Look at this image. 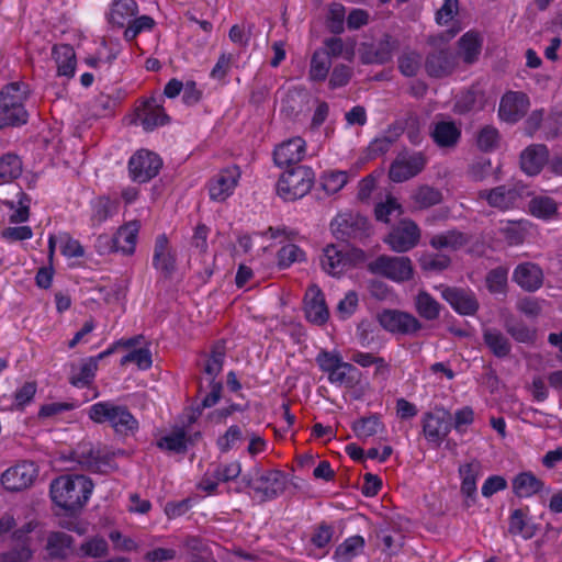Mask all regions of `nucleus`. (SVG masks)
Masks as SVG:
<instances>
[{
	"label": "nucleus",
	"mask_w": 562,
	"mask_h": 562,
	"mask_svg": "<svg viewBox=\"0 0 562 562\" xmlns=\"http://www.w3.org/2000/svg\"><path fill=\"white\" fill-rule=\"evenodd\" d=\"M93 491L92 481L78 474L60 475L50 483V497L54 504L66 512L80 510Z\"/></svg>",
	"instance_id": "nucleus-1"
},
{
	"label": "nucleus",
	"mask_w": 562,
	"mask_h": 562,
	"mask_svg": "<svg viewBox=\"0 0 562 562\" xmlns=\"http://www.w3.org/2000/svg\"><path fill=\"white\" fill-rule=\"evenodd\" d=\"M29 86L24 82H11L0 91V128L9 125H22L27 121L25 102Z\"/></svg>",
	"instance_id": "nucleus-2"
},
{
	"label": "nucleus",
	"mask_w": 562,
	"mask_h": 562,
	"mask_svg": "<svg viewBox=\"0 0 562 562\" xmlns=\"http://www.w3.org/2000/svg\"><path fill=\"white\" fill-rule=\"evenodd\" d=\"M89 418L97 424L108 423L116 434L130 435L138 429V422L125 405L101 401L88 408Z\"/></svg>",
	"instance_id": "nucleus-3"
},
{
	"label": "nucleus",
	"mask_w": 562,
	"mask_h": 562,
	"mask_svg": "<svg viewBox=\"0 0 562 562\" xmlns=\"http://www.w3.org/2000/svg\"><path fill=\"white\" fill-rule=\"evenodd\" d=\"M316 362L327 374L330 384L353 387L360 380V371L351 363L345 362L338 351L321 350Z\"/></svg>",
	"instance_id": "nucleus-4"
},
{
	"label": "nucleus",
	"mask_w": 562,
	"mask_h": 562,
	"mask_svg": "<svg viewBox=\"0 0 562 562\" xmlns=\"http://www.w3.org/2000/svg\"><path fill=\"white\" fill-rule=\"evenodd\" d=\"M312 168L299 165L284 171L277 183V193L284 201H295L305 196L314 184Z\"/></svg>",
	"instance_id": "nucleus-5"
},
{
	"label": "nucleus",
	"mask_w": 562,
	"mask_h": 562,
	"mask_svg": "<svg viewBox=\"0 0 562 562\" xmlns=\"http://www.w3.org/2000/svg\"><path fill=\"white\" fill-rule=\"evenodd\" d=\"M140 223L130 221L117 228L112 237L101 235L97 239V250L104 255L108 252H120L124 256H132L136 250Z\"/></svg>",
	"instance_id": "nucleus-6"
},
{
	"label": "nucleus",
	"mask_w": 562,
	"mask_h": 562,
	"mask_svg": "<svg viewBox=\"0 0 562 562\" xmlns=\"http://www.w3.org/2000/svg\"><path fill=\"white\" fill-rule=\"evenodd\" d=\"M40 522L33 518L13 529L11 540L13 547L0 553V562H31L35 548L31 535L37 530Z\"/></svg>",
	"instance_id": "nucleus-7"
},
{
	"label": "nucleus",
	"mask_w": 562,
	"mask_h": 562,
	"mask_svg": "<svg viewBox=\"0 0 562 562\" xmlns=\"http://www.w3.org/2000/svg\"><path fill=\"white\" fill-rule=\"evenodd\" d=\"M370 273L383 277L395 283H403L413 279L414 267L408 257L380 255L367 265Z\"/></svg>",
	"instance_id": "nucleus-8"
},
{
	"label": "nucleus",
	"mask_w": 562,
	"mask_h": 562,
	"mask_svg": "<svg viewBox=\"0 0 562 562\" xmlns=\"http://www.w3.org/2000/svg\"><path fill=\"white\" fill-rule=\"evenodd\" d=\"M366 254L361 249L347 251L336 245H328L324 248L321 257L323 270L333 277H339L349 268L363 262Z\"/></svg>",
	"instance_id": "nucleus-9"
},
{
	"label": "nucleus",
	"mask_w": 562,
	"mask_h": 562,
	"mask_svg": "<svg viewBox=\"0 0 562 562\" xmlns=\"http://www.w3.org/2000/svg\"><path fill=\"white\" fill-rule=\"evenodd\" d=\"M420 239L418 225L408 218L401 220L391 232L383 238V241L395 252H407L416 247Z\"/></svg>",
	"instance_id": "nucleus-10"
},
{
	"label": "nucleus",
	"mask_w": 562,
	"mask_h": 562,
	"mask_svg": "<svg viewBox=\"0 0 562 562\" xmlns=\"http://www.w3.org/2000/svg\"><path fill=\"white\" fill-rule=\"evenodd\" d=\"M333 233L341 239L368 236L370 225L367 217L353 212L339 213L330 223Z\"/></svg>",
	"instance_id": "nucleus-11"
},
{
	"label": "nucleus",
	"mask_w": 562,
	"mask_h": 562,
	"mask_svg": "<svg viewBox=\"0 0 562 562\" xmlns=\"http://www.w3.org/2000/svg\"><path fill=\"white\" fill-rule=\"evenodd\" d=\"M288 485L286 474L280 470L258 473L250 480L249 486L262 499H273L284 492Z\"/></svg>",
	"instance_id": "nucleus-12"
},
{
	"label": "nucleus",
	"mask_w": 562,
	"mask_h": 562,
	"mask_svg": "<svg viewBox=\"0 0 562 562\" xmlns=\"http://www.w3.org/2000/svg\"><path fill=\"white\" fill-rule=\"evenodd\" d=\"M161 165V159L155 153L145 149L138 150L130 158V176L136 182H147L158 175Z\"/></svg>",
	"instance_id": "nucleus-13"
},
{
	"label": "nucleus",
	"mask_w": 562,
	"mask_h": 562,
	"mask_svg": "<svg viewBox=\"0 0 562 562\" xmlns=\"http://www.w3.org/2000/svg\"><path fill=\"white\" fill-rule=\"evenodd\" d=\"M378 322L392 334L412 335L422 328L420 322L414 315L398 310H383L378 314Z\"/></svg>",
	"instance_id": "nucleus-14"
},
{
	"label": "nucleus",
	"mask_w": 562,
	"mask_h": 562,
	"mask_svg": "<svg viewBox=\"0 0 562 562\" xmlns=\"http://www.w3.org/2000/svg\"><path fill=\"white\" fill-rule=\"evenodd\" d=\"M240 179V170L236 166L227 167L217 172L207 184L212 201L224 202L235 191Z\"/></svg>",
	"instance_id": "nucleus-15"
},
{
	"label": "nucleus",
	"mask_w": 562,
	"mask_h": 562,
	"mask_svg": "<svg viewBox=\"0 0 562 562\" xmlns=\"http://www.w3.org/2000/svg\"><path fill=\"white\" fill-rule=\"evenodd\" d=\"M306 142L300 137H291L278 144L273 149V162L279 168L297 165L306 156Z\"/></svg>",
	"instance_id": "nucleus-16"
},
{
	"label": "nucleus",
	"mask_w": 562,
	"mask_h": 562,
	"mask_svg": "<svg viewBox=\"0 0 562 562\" xmlns=\"http://www.w3.org/2000/svg\"><path fill=\"white\" fill-rule=\"evenodd\" d=\"M425 165L426 160L422 153H402L392 162L389 177L394 182H403L418 175Z\"/></svg>",
	"instance_id": "nucleus-17"
},
{
	"label": "nucleus",
	"mask_w": 562,
	"mask_h": 562,
	"mask_svg": "<svg viewBox=\"0 0 562 562\" xmlns=\"http://www.w3.org/2000/svg\"><path fill=\"white\" fill-rule=\"evenodd\" d=\"M36 476V465L24 461L5 470L1 475V483L8 491H21L31 486Z\"/></svg>",
	"instance_id": "nucleus-18"
},
{
	"label": "nucleus",
	"mask_w": 562,
	"mask_h": 562,
	"mask_svg": "<svg viewBox=\"0 0 562 562\" xmlns=\"http://www.w3.org/2000/svg\"><path fill=\"white\" fill-rule=\"evenodd\" d=\"M479 199L485 200L491 207L508 211L518 206L521 193L515 186H498L479 192Z\"/></svg>",
	"instance_id": "nucleus-19"
},
{
	"label": "nucleus",
	"mask_w": 562,
	"mask_h": 562,
	"mask_svg": "<svg viewBox=\"0 0 562 562\" xmlns=\"http://www.w3.org/2000/svg\"><path fill=\"white\" fill-rule=\"evenodd\" d=\"M304 312L308 322L324 325L329 318L325 295L318 285L312 284L304 295Z\"/></svg>",
	"instance_id": "nucleus-20"
},
{
	"label": "nucleus",
	"mask_w": 562,
	"mask_h": 562,
	"mask_svg": "<svg viewBox=\"0 0 562 562\" xmlns=\"http://www.w3.org/2000/svg\"><path fill=\"white\" fill-rule=\"evenodd\" d=\"M529 105L527 94L519 91H508L501 99L498 115L503 121L515 123L527 113Z\"/></svg>",
	"instance_id": "nucleus-21"
},
{
	"label": "nucleus",
	"mask_w": 562,
	"mask_h": 562,
	"mask_svg": "<svg viewBox=\"0 0 562 562\" xmlns=\"http://www.w3.org/2000/svg\"><path fill=\"white\" fill-rule=\"evenodd\" d=\"M137 119L145 131L165 125L169 117L165 113L161 98L146 100L137 110Z\"/></svg>",
	"instance_id": "nucleus-22"
},
{
	"label": "nucleus",
	"mask_w": 562,
	"mask_h": 562,
	"mask_svg": "<svg viewBox=\"0 0 562 562\" xmlns=\"http://www.w3.org/2000/svg\"><path fill=\"white\" fill-rule=\"evenodd\" d=\"M75 539L64 531L47 535L45 550L53 562L67 561L74 551Z\"/></svg>",
	"instance_id": "nucleus-23"
},
{
	"label": "nucleus",
	"mask_w": 562,
	"mask_h": 562,
	"mask_svg": "<svg viewBox=\"0 0 562 562\" xmlns=\"http://www.w3.org/2000/svg\"><path fill=\"white\" fill-rule=\"evenodd\" d=\"M543 279L542 269L537 263L529 261L519 263L513 272L514 282L527 292L539 290L542 286Z\"/></svg>",
	"instance_id": "nucleus-24"
},
{
	"label": "nucleus",
	"mask_w": 562,
	"mask_h": 562,
	"mask_svg": "<svg viewBox=\"0 0 562 562\" xmlns=\"http://www.w3.org/2000/svg\"><path fill=\"white\" fill-rule=\"evenodd\" d=\"M451 430V424L445 414L426 413L423 417V432L426 440L439 447Z\"/></svg>",
	"instance_id": "nucleus-25"
},
{
	"label": "nucleus",
	"mask_w": 562,
	"mask_h": 562,
	"mask_svg": "<svg viewBox=\"0 0 562 562\" xmlns=\"http://www.w3.org/2000/svg\"><path fill=\"white\" fill-rule=\"evenodd\" d=\"M441 294L451 307L461 315H473L479 308V303L471 291L445 288Z\"/></svg>",
	"instance_id": "nucleus-26"
},
{
	"label": "nucleus",
	"mask_w": 562,
	"mask_h": 562,
	"mask_svg": "<svg viewBox=\"0 0 562 562\" xmlns=\"http://www.w3.org/2000/svg\"><path fill=\"white\" fill-rule=\"evenodd\" d=\"M153 266L165 276L171 274L176 268V255L165 234H160L156 237Z\"/></svg>",
	"instance_id": "nucleus-27"
},
{
	"label": "nucleus",
	"mask_w": 562,
	"mask_h": 562,
	"mask_svg": "<svg viewBox=\"0 0 562 562\" xmlns=\"http://www.w3.org/2000/svg\"><path fill=\"white\" fill-rule=\"evenodd\" d=\"M548 158L549 150L546 145H530L520 154L521 170L528 176H536L548 162Z\"/></svg>",
	"instance_id": "nucleus-28"
},
{
	"label": "nucleus",
	"mask_w": 562,
	"mask_h": 562,
	"mask_svg": "<svg viewBox=\"0 0 562 562\" xmlns=\"http://www.w3.org/2000/svg\"><path fill=\"white\" fill-rule=\"evenodd\" d=\"M395 45L389 35H385L379 42L368 45L363 48L361 60L364 64H385L393 57Z\"/></svg>",
	"instance_id": "nucleus-29"
},
{
	"label": "nucleus",
	"mask_w": 562,
	"mask_h": 562,
	"mask_svg": "<svg viewBox=\"0 0 562 562\" xmlns=\"http://www.w3.org/2000/svg\"><path fill=\"white\" fill-rule=\"evenodd\" d=\"M52 56L56 63L57 75L71 78L76 71V53L72 46L68 44L54 45Z\"/></svg>",
	"instance_id": "nucleus-30"
},
{
	"label": "nucleus",
	"mask_w": 562,
	"mask_h": 562,
	"mask_svg": "<svg viewBox=\"0 0 562 562\" xmlns=\"http://www.w3.org/2000/svg\"><path fill=\"white\" fill-rule=\"evenodd\" d=\"M431 138L439 147H454L461 136V130L452 121H440L432 125Z\"/></svg>",
	"instance_id": "nucleus-31"
},
{
	"label": "nucleus",
	"mask_w": 562,
	"mask_h": 562,
	"mask_svg": "<svg viewBox=\"0 0 562 562\" xmlns=\"http://www.w3.org/2000/svg\"><path fill=\"white\" fill-rule=\"evenodd\" d=\"M426 70L431 77H443L449 75L454 67L453 55L448 50H439L430 54L426 59Z\"/></svg>",
	"instance_id": "nucleus-32"
},
{
	"label": "nucleus",
	"mask_w": 562,
	"mask_h": 562,
	"mask_svg": "<svg viewBox=\"0 0 562 562\" xmlns=\"http://www.w3.org/2000/svg\"><path fill=\"white\" fill-rule=\"evenodd\" d=\"M528 207L532 216L543 221H551L559 214L558 202L548 195L533 196L529 201Z\"/></svg>",
	"instance_id": "nucleus-33"
},
{
	"label": "nucleus",
	"mask_w": 562,
	"mask_h": 562,
	"mask_svg": "<svg viewBox=\"0 0 562 562\" xmlns=\"http://www.w3.org/2000/svg\"><path fill=\"white\" fill-rule=\"evenodd\" d=\"M543 482L531 472H521L513 480V491L520 498H528L541 491Z\"/></svg>",
	"instance_id": "nucleus-34"
},
{
	"label": "nucleus",
	"mask_w": 562,
	"mask_h": 562,
	"mask_svg": "<svg viewBox=\"0 0 562 562\" xmlns=\"http://www.w3.org/2000/svg\"><path fill=\"white\" fill-rule=\"evenodd\" d=\"M483 340L497 358H505L512 351L509 339L496 328H485L483 330Z\"/></svg>",
	"instance_id": "nucleus-35"
},
{
	"label": "nucleus",
	"mask_w": 562,
	"mask_h": 562,
	"mask_svg": "<svg viewBox=\"0 0 562 562\" xmlns=\"http://www.w3.org/2000/svg\"><path fill=\"white\" fill-rule=\"evenodd\" d=\"M92 226H100L116 213V203L108 196H97L90 202Z\"/></svg>",
	"instance_id": "nucleus-36"
},
{
	"label": "nucleus",
	"mask_w": 562,
	"mask_h": 562,
	"mask_svg": "<svg viewBox=\"0 0 562 562\" xmlns=\"http://www.w3.org/2000/svg\"><path fill=\"white\" fill-rule=\"evenodd\" d=\"M481 465L477 461H472L460 465L459 474L461 476V493L473 498L476 495V481L479 479Z\"/></svg>",
	"instance_id": "nucleus-37"
},
{
	"label": "nucleus",
	"mask_w": 562,
	"mask_h": 562,
	"mask_svg": "<svg viewBox=\"0 0 562 562\" xmlns=\"http://www.w3.org/2000/svg\"><path fill=\"white\" fill-rule=\"evenodd\" d=\"M366 541L361 536H351L340 543L334 553L336 562H351L352 559L362 553Z\"/></svg>",
	"instance_id": "nucleus-38"
},
{
	"label": "nucleus",
	"mask_w": 562,
	"mask_h": 562,
	"mask_svg": "<svg viewBox=\"0 0 562 562\" xmlns=\"http://www.w3.org/2000/svg\"><path fill=\"white\" fill-rule=\"evenodd\" d=\"M468 237L458 231H448L431 237L429 244L435 249L458 250L468 244Z\"/></svg>",
	"instance_id": "nucleus-39"
},
{
	"label": "nucleus",
	"mask_w": 562,
	"mask_h": 562,
	"mask_svg": "<svg viewBox=\"0 0 562 562\" xmlns=\"http://www.w3.org/2000/svg\"><path fill=\"white\" fill-rule=\"evenodd\" d=\"M138 7L135 0H114L110 11V21L123 26L136 15Z\"/></svg>",
	"instance_id": "nucleus-40"
},
{
	"label": "nucleus",
	"mask_w": 562,
	"mask_h": 562,
	"mask_svg": "<svg viewBox=\"0 0 562 562\" xmlns=\"http://www.w3.org/2000/svg\"><path fill=\"white\" fill-rule=\"evenodd\" d=\"M482 38L476 32H467L459 41V49L465 63H473L480 55Z\"/></svg>",
	"instance_id": "nucleus-41"
},
{
	"label": "nucleus",
	"mask_w": 562,
	"mask_h": 562,
	"mask_svg": "<svg viewBox=\"0 0 562 562\" xmlns=\"http://www.w3.org/2000/svg\"><path fill=\"white\" fill-rule=\"evenodd\" d=\"M109 553V544L101 536H93L81 542L78 551L80 558L99 559Z\"/></svg>",
	"instance_id": "nucleus-42"
},
{
	"label": "nucleus",
	"mask_w": 562,
	"mask_h": 562,
	"mask_svg": "<svg viewBox=\"0 0 562 562\" xmlns=\"http://www.w3.org/2000/svg\"><path fill=\"white\" fill-rule=\"evenodd\" d=\"M22 173V161L14 154H5L0 157V182L8 183Z\"/></svg>",
	"instance_id": "nucleus-43"
},
{
	"label": "nucleus",
	"mask_w": 562,
	"mask_h": 562,
	"mask_svg": "<svg viewBox=\"0 0 562 562\" xmlns=\"http://www.w3.org/2000/svg\"><path fill=\"white\" fill-rule=\"evenodd\" d=\"M530 223L527 220L508 221L499 231L509 245H519L524 241Z\"/></svg>",
	"instance_id": "nucleus-44"
},
{
	"label": "nucleus",
	"mask_w": 562,
	"mask_h": 562,
	"mask_svg": "<svg viewBox=\"0 0 562 562\" xmlns=\"http://www.w3.org/2000/svg\"><path fill=\"white\" fill-rule=\"evenodd\" d=\"M331 59L327 52H314L310 65V79L313 81H324L329 72Z\"/></svg>",
	"instance_id": "nucleus-45"
},
{
	"label": "nucleus",
	"mask_w": 562,
	"mask_h": 562,
	"mask_svg": "<svg viewBox=\"0 0 562 562\" xmlns=\"http://www.w3.org/2000/svg\"><path fill=\"white\" fill-rule=\"evenodd\" d=\"M415 307L418 315L427 321H434L440 314V304L425 291H420L417 294Z\"/></svg>",
	"instance_id": "nucleus-46"
},
{
	"label": "nucleus",
	"mask_w": 562,
	"mask_h": 562,
	"mask_svg": "<svg viewBox=\"0 0 562 562\" xmlns=\"http://www.w3.org/2000/svg\"><path fill=\"white\" fill-rule=\"evenodd\" d=\"M352 430L359 439H368L383 431L384 425L379 416L371 415L355 422L352 425Z\"/></svg>",
	"instance_id": "nucleus-47"
},
{
	"label": "nucleus",
	"mask_w": 562,
	"mask_h": 562,
	"mask_svg": "<svg viewBox=\"0 0 562 562\" xmlns=\"http://www.w3.org/2000/svg\"><path fill=\"white\" fill-rule=\"evenodd\" d=\"M508 269L497 267L486 274V286L492 294H505L507 290Z\"/></svg>",
	"instance_id": "nucleus-48"
},
{
	"label": "nucleus",
	"mask_w": 562,
	"mask_h": 562,
	"mask_svg": "<svg viewBox=\"0 0 562 562\" xmlns=\"http://www.w3.org/2000/svg\"><path fill=\"white\" fill-rule=\"evenodd\" d=\"M158 447L168 451L183 452L187 449V432L184 429H177L161 437Z\"/></svg>",
	"instance_id": "nucleus-49"
},
{
	"label": "nucleus",
	"mask_w": 562,
	"mask_h": 562,
	"mask_svg": "<svg viewBox=\"0 0 562 562\" xmlns=\"http://www.w3.org/2000/svg\"><path fill=\"white\" fill-rule=\"evenodd\" d=\"M474 411L471 406H463L458 408L453 413L452 425L451 428L456 430L459 435H464L468 432L469 427L474 422Z\"/></svg>",
	"instance_id": "nucleus-50"
},
{
	"label": "nucleus",
	"mask_w": 562,
	"mask_h": 562,
	"mask_svg": "<svg viewBox=\"0 0 562 562\" xmlns=\"http://www.w3.org/2000/svg\"><path fill=\"white\" fill-rule=\"evenodd\" d=\"M413 199L420 209L430 207L441 202V192L428 186H423L414 193Z\"/></svg>",
	"instance_id": "nucleus-51"
},
{
	"label": "nucleus",
	"mask_w": 562,
	"mask_h": 562,
	"mask_svg": "<svg viewBox=\"0 0 562 562\" xmlns=\"http://www.w3.org/2000/svg\"><path fill=\"white\" fill-rule=\"evenodd\" d=\"M305 259L304 251L294 244L284 245L278 252V265L280 268H288L294 262Z\"/></svg>",
	"instance_id": "nucleus-52"
},
{
	"label": "nucleus",
	"mask_w": 562,
	"mask_h": 562,
	"mask_svg": "<svg viewBox=\"0 0 562 562\" xmlns=\"http://www.w3.org/2000/svg\"><path fill=\"white\" fill-rule=\"evenodd\" d=\"M37 391V385L35 382H25L23 385L16 389L13 394V404L11 409H23L26 405H29Z\"/></svg>",
	"instance_id": "nucleus-53"
},
{
	"label": "nucleus",
	"mask_w": 562,
	"mask_h": 562,
	"mask_svg": "<svg viewBox=\"0 0 562 562\" xmlns=\"http://www.w3.org/2000/svg\"><path fill=\"white\" fill-rule=\"evenodd\" d=\"M131 362L135 363L139 370H147L153 363L151 353L147 348L132 350L121 359L120 364L126 366Z\"/></svg>",
	"instance_id": "nucleus-54"
},
{
	"label": "nucleus",
	"mask_w": 562,
	"mask_h": 562,
	"mask_svg": "<svg viewBox=\"0 0 562 562\" xmlns=\"http://www.w3.org/2000/svg\"><path fill=\"white\" fill-rule=\"evenodd\" d=\"M348 182V173L346 171H329L323 177V188L329 194L340 191Z\"/></svg>",
	"instance_id": "nucleus-55"
},
{
	"label": "nucleus",
	"mask_w": 562,
	"mask_h": 562,
	"mask_svg": "<svg viewBox=\"0 0 562 562\" xmlns=\"http://www.w3.org/2000/svg\"><path fill=\"white\" fill-rule=\"evenodd\" d=\"M241 440V428L237 425H232L231 427H228L224 435L218 437L217 447L221 450V452H228L229 450L236 448Z\"/></svg>",
	"instance_id": "nucleus-56"
},
{
	"label": "nucleus",
	"mask_w": 562,
	"mask_h": 562,
	"mask_svg": "<svg viewBox=\"0 0 562 562\" xmlns=\"http://www.w3.org/2000/svg\"><path fill=\"white\" fill-rule=\"evenodd\" d=\"M527 525L524 512L521 509H515L509 517V532L529 539L533 536V532Z\"/></svg>",
	"instance_id": "nucleus-57"
},
{
	"label": "nucleus",
	"mask_w": 562,
	"mask_h": 562,
	"mask_svg": "<svg viewBox=\"0 0 562 562\" xmlns=\"http://www.w3.org/2000/svg\"><path fill=\"white\" fill-rule=\"evenodd\" d=\"M98 369L97 359H90L80 367L78 374L71 378V383L77 387H83L91 383Z\"/></svg>",
	"instance_id": "nucleus-58"
},
{
	"label": "nucleus",
	"mask_w": 562,
	"mask_h": 562,
	"mask_svg": "<svg viewBox=\"0 0 562 562\" xmlns=\"http://www.w3.org/2000/svg\"><path fill=\"white\" fill-rule=\"evenodd\" d=\"M499 142L498 131L493 126H484L477 135L476 143L481 150L490 151L497 147Z\"/></svg>",
	"instance_id": "nucleus-59"
},
{
	"label": "nucleus",
	"mask_w": 562,
	"mask_h": 562,
	"mask_svg": "<svg viewBox=\"0 0 562 562\" xmlns=\"http://www.w3.org/2000/svg\"><path fill=\"white\" fill-rule=\"evenodd\" d=\"M422 64V57L417 53H407L398 58L400 71L406 77L417 74Z\"/></svg>",
	"instance_id": "nucleus-60"
},
{
	"label": "nucleus",
	"mask_w": 562,
	"mask_h": 562,
	"mask_svg": "<svg viewBox=\"0 0 562 562\" xmlns=\"http://www.w3.org/2000/svg\"><path fill=\"white\" fill-rule=\"evenodd\" d=\"M450 263V258L442 254H425L420 258V266L424 270L440 271Z\"/></svg>",
	"instance_id": "nucleus-61"
},
{
	"label": "nucleus",
	"mask_w": 562,
	"mask_h": 562,
	"mask_svg": "<svg viewBox=\"0 0 562 562\" xmlns=\"http://www.w3.org/2000/svg\"><path fill=\"white\" fill-rule=\"evenodd\" d=\"M234 61V56L228 53H223L218 57L216 64L210 72V77L216 81H224L231 71Z\"/></svg>",
	"instance_id": "nucleus-62"
},
{
	"label": "nucleus",
	"mask_w": 562,
	"mask_h": 562,
	"mask_svg": "<svg viewBox=\"0 0 562 562\" xmlns=\"http://www.w3.org/2000/svg\"><path fill=\"white\" fill-rule=\"evenodd\" d=\"M394 212L401 213V204L393 196H387L385 202L378 203L374 209L376 220L385 223Z\"/></svg>",
	"instance_id": "nucleus-63"
},
{
	"label": "nucleus",
	"mask_w": 562,
	"mask_h": 562,
	"mask_svg": "<svg viewBox=\"0 0 562 562\" xmlns=\"http://www.w3.org/2000/svg\"><path fill=\"white\" fill-rule=\"evenodd\" d=\"M1 237L8 243L27 240L33 237V231L30 226H10L1 232Z\"/></svg>",
	"instance_id": "nucleus-64"
}]
</instances>
